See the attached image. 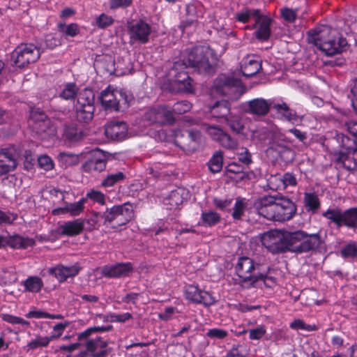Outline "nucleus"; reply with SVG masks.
<instances>
[{
    "label": "nucleus",
    "instance_id": "nucleus-37",
    "mask_svg": "<svg viewBox=\"0 0 357 357\" xmlns=\"http://www.w3.org/2000/svg\"><path fill=\"white\" fill-rule=\"evenodd\" d=\"M25 291L38 293L43 287V280L38 276H29L22 282Z\"/></svg>",
    "mask_w": 357,
    "mask_h": 357
},
{
    "label": "nucleus",
    "instance_id": "nucleus-30",
    "mask_svg": "<svg viewBox=\"0 0 357 357\" xmlns=\"http://www.w3.org/2000/svg\"><path fill=\"white\" fill-rule=\"evenodd\" d=\"M84 225L81 219L66 222L60 226L61 234L66 236H75L84 231Z\"/></svg>",
    "mask_w": 357,
    "mask_h": 357
},
{
    "label": "nucleus",
    "instance_id": "nucleus-7",
    "mask_svg": "<svg viewBox=\"0 0 357 357\" xmlns=\"http://www.w3.org/2000/svg\"><path fill=\"white\" fill-rule=\"evenodd\" d=\"M294 253L302 254L309 252L320 251L325 247V241L321 236V232L308 234L299 229L293 231Z\"/></svg>",
    "mask_w": 357,
    "mask_h": 357
},
{
    "label": "nucleus",
    "instance_id": "nucleus-24",
    "mask_svg": "<svg viewBox=\"0 0 357 357\" xmlns=\"http://www.w3.org/2000/svg\"><path fill=\"white\" fill-rule=\"evenodd\" d=\"M253 28H256L258 25L257 29L254 33L255 38L259 41H267L271 34L272 18L261 13L259 20L256 19Z\"/></svg>",
    "mask_w": 357,
    "mask_h": 357
},
{
    "label": "nucleus",
    "instance_id": "nucleus-47",
    "mask_svg": "<svg viewBox=\"0 0 357 357\" xmlns=\"http://www.w3.org/2000/svg\"><path fill=\"white\" fill-rule=\"evenodd\" d=\"M94 94L91 91H85L77 97L75 107H84L86 105H94Z\"/></svg>",
    "mask_w": 357,
    "mask_h": 357
},
{
    "label": "nucleus",
    "instance_id": "nucleus-63",
    "mask_svg": "<svg viewBox=\"0 0 357 357\" xmlns=\"http://www.w3.org/2000/svg\"><path fill=\"white\" fill-rule=\"evenodd\" d=\"M132 319V315L130 312H125L119 314L115 313L109 314V321L111 322L124 323Z\"/></svg>",
    "mask_w": 357,
    "mask_h": 357
},
{
    "label": "nucleus",
    "instance_id": "nucleus-56",
    "mask_svg": "<svg viewBox=\"0 0 357 357\" xmlns=\"http://www.w3.org/2000/svg\"><path fill=\"white\" fill-rule=\"evenodd\" d=\"M0 317L4 321H6L13 325L20 324V325L26 326H30L29 321L24 319L22 317L14 316L10 314L2 313V314H0Z\"/></svg>",
    "mask_w": 357,
    "mask_h": 357
},
{
    "label": "nucleus",
    "instance_id": "nucleus-17",
    "mask_svg": "<svg viewBox=\"0 0 357 357\" xmlns=\"http://www.w3.org/2000/svg\"><path fill=\"white\" fill-rule=\"evenodd\" d=\"M241 84L239 79L220 74L215 79L213 88L221 95L229 96L231 93L236 91Z\"/></svg>",
    "mask_w": 357,
    "mask_h": 357
},
{
    "label": "nucleus",
    "instance_id": "nucleus-55",
    "mask_svg": "<svg viewBox=\"0 0 357 357\" xmlns=\"http://www.w3.org/2000/svg\"><path fill=\"white\" fill-rule=\"evenodd\" d=\"M18 218V215L16 213L10 211L0 210V226L1 225H11Z\"/></svg>",
    "mask_w": 357,
    "mask_h": 357
},
{
    "label": "nucleus",
    "instance_id": "nucleus-61",
    "mask_svg": "<svg viewBox=\"0 0 357 357\" xmlns=\"http://www.w3.org/2000/svg\"><path fill=\"white\" fill-rule=\"evenodd\" d=\"M232 199H220L218 197H214L213 199V203L214 206L219 210L225 211H227L232 203Z\"/></svg>",
    "mask_w": 357,
    "mask_h": 357
},
{
    "label": "nucleus",
    "instance_id": "nucleus-32",
    "mask_svg": "<svg viewBox=\"0 0 357 357\" xmlns=\"http://www.w3.org/2000/svg\"><path fill=\"white\" fill-rule=\"evenodd\" d=\"M231 110L230 102L227 100L217 101L210 107V114L215 119H227Z\"/></svg>",
    "mask_w": 357,
    "mask_h": 357
},
{
    "label": "nucleus",
    "instance_id": "nucleus-46",
    "mask_svg": "<svg viewBox=\"0 0 357 357\" xmlns=\"http://www.w3.org/2000/svg\"><path fill=\"white\" fill-rule=\"evenodd\" d=\"M175 71L177 72V74L175 75L176 81L183 85L184 90L186 92H192L193 91V86L192 84V79L188 73L183 72V70Z\"/></svg>",
    "mask_w": 357,
    "mask_h": 357
},
{
    "label": "nucleus",
    "instance_id": "nucleus-10",
    "mask_svg": "<svg viewBox=\"0 0 357 357\" xmlns=\"http://www.w3.org/2000/svg\"><path fill=\"white\" fill-rule=\"evenodd\" d=\"M175 144L184 151L195 152L202 144V135L195 129H176L173 130Z\"/></svg>",
    "mask_w": 357,
    "mask_h": 357
},
{
    "label": "nucleus",
    "instance_id": "nucleus-22",
    "mask_svg": "<svg viewBox=\"0 0 357 357\" xmlns=\"http://www.w3.org/2000/svg\"><path fill=\"white\" fill-rule=\"evenodd\" d=\"M82 268L77 264L73 266H65L62 264H58L54 267L48 269L49 274L54 275L60 283L66 282L68 278H73L77 275Z\"/></svg>",
    "mask_w": 357,
    "mask_h": 357
},
{
    "label": "nucleus",
    "instance_id": "nucleus-48",
    "mask_svg": "<svg viewBox=\"0 0 357 357\" xmlns=\"http://www.w3.org/2000/svg\"><path fill=\"white\" fill-rule=\"evenodd\" d=\"M340 255L344 259H355L357 257V243L351 241L340 250Z\"/></svg>",
    "mask_w": 357,
    "mask_h": 357
},
{
    "label": "nucleus",
    "instance_id": "nucleus-44",
    "mask_svg": "<svg viewBox=\"0 0 357 357\" xmlns=\"http://www.w3.org/2000/svg\"><path fill=\"white\" fill-rule=\"evenodd\" d=\"M304 203L308 210L312 212H315L321 206L320 200L314 192H305L304 194Z\"/></svg>",
    "mask_w": 357,
    "mask_h": 357
},
{
    "label": "nucleus",
    "instance_id": "nucleus-14",
    "mask_svg": "<svg viewBox=\"0 0 357 357\" xmlns=\"http://www.w3.org/2000/svg\"><path fill=\"white\" fill-rule=\"evenodd\" d=\"M185 298L189 301L209 307L216 303L215 298L208 291L202 290L198 285L188 284L184 291Z\"/></svg>",
    "mask_w": 357,
    "mask_h": 357
},
{
    "label": "nucleus",
    "instance_id": "nucleus-57",
    "mask_svg": "<svg viewBox=\"0 0 357 357\" xmlns=\"http://www.w3.org/2000/svg\"><path fill=\"white\" fill-rule=\"evenodd\" d=\"M192 108L191 103L188 100H181L175 102L172 107H171V109L172 111V114H183L185 112L190 111Z\"/></svg>",
    "mask_w": 357,
    "mask_h": 357
},
{
    "label": "nucleus",
    "instance_id": "nucleus-18",
    "mask_svg": "<svg viewBox=\"0 0 357 357\" xmlns=\"http://www.w3.org/2000/svg\"><path fill=\"white\" fill-rule=\"evenodd\" d=\"M276 221L284 222L291 220L296 213V206L290 199L275 197Z\"/></svg>",
    "mask_w": 357,
    "mask_h": 357
},
{
    "label": "nucleus",
    "instance_id": "nucleus-53",
    "mask_svg": "<svg viewBox=\"0 0 357 357\" xmlns=\"http://www.w3.org/2000/svg\"><path fill=\"white\" fill-rule=\"evenodd\" d=\"M227 124L235 133L240 134L244 130V125L242 119L238 116H231L226 119Z\"/></svg>",
    "mask_w": 357,
    "mask_h": 357
},
{
    "label": "nucleus",
    "instance_id": "nucleus-11",
    "mask_svg": "<svg viewBox=\"0 0 357 357\" xmlns=\"http://www.w3.org/2000/svg\"><path fill=\"white\" fill-rule=\"evenodd\" d=\"M40 56L39 49L32 43L21 44L11 52L13 65L19 68L27 67L36 62Z\"/></svg>",
    "mask_w": 357,
    "mask_h": 357
},
{
    "label": "nucleus",
    "instance_id": "nucleus-49",
    "mask_svg": "<svg viewBox=\"0 0 357 357\" xmlns=\"http://www.w3.org/2000/svg\"><path fill=\"white\" fill-rule=\"evenodd\" d=\"M266 186L268 189L277 191L284 189V183H282V175H271L266 180Z\"/></svg>",
    "mask_w": 357,
    "mask_h": 357
},
{
    "label": "nucleus",
    "instance_id": "nucleus-31",
    "mask_svg": "<svg viewBox=\"0 0 357 357\" xmlns=\"http://www.w3.org/2000/svg\"><path fill=\"white\" fill-rule=\"evenodd\" d=\"M261 10L257 8H251L248 6H243L241 10L237 11L234 16V20L239 23H248L251 18L259 20Z\"/></svg>",
    "mask_w": 357,
    "mask_h": 357
},
{
    "label": "nucleus",
    "instance_id": "nucleus-43",
    "mask_svg": "<svg viewBox=\"0 0 357 357\" xmlns=\"http://www.w3.org/2000/svg\"><path fill=\"white\" fill-rule=\"evenodd\" d=\"M246 205L245 199L240 197L236 199L231 213V217L234 220H241L242 219L245 213Z\"/></svg>",
    "mask_w": 357,
    "mask_h": 357
},
{
    "label": "nucleus",
    "instance_id": "nucleus-62",
    "mask_svg": "<svg viewBox=\"0 0 357 357\" xmlns=\"http://www.w3.org/2000/svg\"><path fill=\"white\" fill-rule=\"evenodd\" d=\"M38 163L39 167L45 171L51 170L54 167L53 160L46 155L40 156L38 159Z\"/></svg>",
    "mask_w": 357,
    "mask_h": 357
},
{
    "label": "nucleus",
    "instance_id": "nucleus-34",
    "mask_svg": "<svg viewBox=\"0 0 357 357\" xmlns=\"http://www.w3.org/2000/svg\"><path fill=\"white\" fill-rule=\"evenodd\" d=\"M226 172L227 174H234V176H229L231 180L236 182H240L248 178V173L244 171V167L236 162L229 163L226 167Z\"/></svg>",
    "mask_w": 357,
    "mask_h": 357
},
{
    "label": "nucleus",
    "instance_id": "nucleus-64",
    "mask_svg": "<svg viewBox=\"0 0 357 357\" xmlns=\"http://www.w3.org/2000/svg\"><path fill=\"white\" fill-rule=\"evenodd\" d=\"M237 158L240 162L247 166L252 162V155L246 148L241 149V151L237 153Z\"/></svg>",
    "mask_w": 357,
    "mask_h": 357
},
{
    "label": "nucleus",
    "instance_id": "nucleus-35",
    "mask_svg": "<svg viewBox=\"0 0 357 357\" xmlns=\"http://www.w3.org/2000/svg\"><path fill=\"white\" fill-rule=\"evenodd\" d=\"M79 87L75 82H67L59 93V97L65 100L75 101L77 97Z\"/></svg>",
    "mask_w": 357,
    "mask_h": 357
},
{
    "label": "nucleus",
    "instance_id": "nucleus-2",
    "mask_svg": "<svg viewBox=\"0 0 357 357\" xmlns=\"http://www.w3.org/2000/svg\"><path fill=\"white\" fill-rule=\"evenodd\" d=\"M112 329V325L93 326L79 333L77 339L81 342L85 340L84 344L86 348L79 352V357H106L111 350L108 341L100 336L95 338H89V336L93 333L108 332Z\"/></svg>",
    "mask_w": 357,
    "mask_h": 357
},
{
    "label": "nucleus",
    "instance_id": "nucleus-13",
    "mask_svg": "<svg viewBox=\"0 0 357 357\" xmlns=\"http://www.w3.org/2000/svg\"><path fill=\"white\" fill-rule=\"evenodd\" d=\"M144 118L153 124L171 125L175 121L171 107L169 105H158L150 108L145 113Z\"/></svg>",
    "mask_w": 357,
    "mask_h": 357
},
{
    "label": "nucleus",
    "instance_id": "nucleus-8",
    "mask_svg": "<svg viewBox=\"0 0 357 357\" xmlns=\"http://www.w3.org/2000/svg\"><path fill=\"white\" fill-rule=\"evenodd\" d=\"M98 99L102 107L107 112H123L130 107L131 100L126 92L112 90L110 86L100 92Z\"/></svg>",
    "mask_w": 357,
    "mask_h": 357
},
{
    "label": "nucleus",
    "instance_id": "nucleus-41",
    "mask_svg": "<svg viewBox=\"0 0 357 357\" xmlns=\"http://www.w3.org/2000/svg\"><path fill=\"white\" fill-rule=\"evenodd\" d=\"M208 167L212 173H218L222 170L223 165V153L221 151H215L208 160Z\"/></svg>",
    "mask_w": 357,
    "mask_h": 357
},
{
    "label": "nucleus",
    "instance_id": "nucleus-15",
    "mask_svg": "<svg viewBox=\"0 0 357 357\" xmlns=\"http://www.w3.org/2000/svg\"><path fill=\"white\" fill-rule=\"evenodd\" d=\"M17 151L14 146L0 149V176L14 171L17 166Z\"/></svg>",
    "mask_w": 357,
    "mask_h": 357
},
{
    "label": "nucleus",
    "instance_id": "nucleus-16",
    "mask_svg": "<svg viewBox=\"0 0 357 357\" xmlns=\"http://www.w3.org/2000/svg\"><path fill=\"white\" fill-rule=\"evenodd\" d=\"M257 214L267 220L276 221L275 197L263 196L254 202Z\"/></svg>",
    "mask_w": 357,
    "mask_h": 357
},
{
    "label": "nucleus",
    "instance_id": "nucleus-27",
    "mask_svg": "<svg viewBox=\"0 0 357 357\" xmlns=\"http://www.w3.org/2000/svg\"><path fill=\"white\" fill-rule=\"evenodd\" d=\"M36 245L35 239L29 237H23L20 234L10 235L5 238V247L9 246L12 249L25 250Z\"/></svg>",
    "mask_w": 357,
    "mask_h": 357
},
{
    "label": "nucleus",
    "instance_id": "nucleus-25",
    "mask_svg": "<svg viewBox=\"0 0 357 357\" xmlns=\"http://www.w3.org/2000/svg\"><path fill=\"white\" fill-rule=\"evenodd\" d=\"M130 262L117 263L112 265L104 266L102 268V276L108 278H120L128 275L132 271Z\"/></svg>",
    "mask_w": 357,
    "mask_h": 357
},
{
    "label": "nucleus",
    "instance_id": "nucleus-52",
    "mask_svg": "<svg viewBox=\"0 0 357 357\" xmlns=\"http://www.w3.org/2000/svg\"><path fill=\"white\" fill-rule=\"evenodd\" d=\"M51 341L52 340L50 339V337L36 335V338L30 341L27 344L26 347L29 349L35 350L38 348L47 347Z\"/></svg>",
    "mask_w": 357,
    "mask_h": 357
},
{
    "label": "nucleus",
    "instance_id": "nucleus-59",
    "mask_svg": "<svg viewBox=\"0 0 357 357\" xmlns=\"http://www.w3.org/2000/svg\"><path fill=\"white\" fill-rule=\"evenodd\" d=\"M206 336L214 340H223L228 336V332L226 330L213 328L207 331Z\"/></svg>",
    "mask_w": 357,
    "mask_h": 357
},
{
    "label": "nucleus",
    "instance_id": "nucleus-50",
    "mask_svg": "<svg viewBox=\"0 0 357 357\" xmlns=\"http://www.w3.org/2000/svg\"><path fill=\"white\" fill-rule=\"evenodd\" d=\"M289 328L293 330H303L308 332L317 331L318 327L315 324H306L305 321L300 319H294L289 324Z\"/></svg>",
    "mask_w": 357,
    "mask_h": 357
},
{
    "label": "nucleus",
    "instance_id": "nucleus-19",
    "mask_svg": "<svg viewBox=\"0 0 357 357\" xmlns=\"http://www.w3.org/2000/svg\"><path fill=\"white\" fill-rule=\"evenodd\" d=\"M205 130L211 139L227 149H234L237 146L236 141L221 128L217 126L205 125Z\"/></svg>",
    "mask_w": 357,
    "mask_h": 357
},
{
    "label": "nucleus",
    "instance_id": "nucleus-12",
    "mask_svg": "<svg viewBox=\"0 0 357 357\" xmlns=\"http://www.w3.org/2000/svg\"><path fill=\"white\" fill-rule=\"evenodd\" d=\"M128 33L130 43L144 45L149 40L151 27L144 20L140 19L128 24Z\"/></svg>",
    "mask_w": 357,
    "mask_h": 357
},
{
    "label": "nucleus",
    "instance_id": "nucleus-42",
    "mask_svg": "<svg viewBox=\"0 0 357 357\" xmlns=\"http://www.w3.org/2000/svg\"><path fill=\"white\" fill-rule=\"evenodd\" d=\"M58 30L66 37L74 38L80 33V29L77 23H70L66 24L64 23L58 24Z\"/></svg>",
    "mask_w": 357,
    "mask_h": 357
},
{
    "label": "nucleus",
    "instance_id": "nucleus-4",
    "mask_svg": "<svg viewBox=\"0 0 357 357\" xmlns=\"http://www.w3.org/2000/svg\"><path fill=\"white\" fill-rule=\"evenodd\" d=\"M91 221L95 226L98 221L102 220V224L112 229H117L128 223L134 216L132 205L130 202L114 205L107 208L104 213L93 211Z\"/></svg>",
    "mask_w": 357,
    "mask_h": 357
},
{
    "label": "nucleus",
    "instance_id": "nucleus-28",
    "mask_svg": "<svg viewBox=\"0 0 357 357\" xmlns=\"http://www.w3.org/2000/svg\"><path fill=\"white\" fill-rule=\"evenodd\" d=\"M86 201L82 197L79 201L74 203H67L64 207H59L52 211L54 215L70 213L73 216H77L83 213Z\"/></svg>",
    "mask_w": 357,
    "mask_h": 357
},
{
    "label": "nucleus",
    "instance_id": "nucleus-21",
    "mask_svg": "<svg viewBox=\"0 0 357 357\" xmlns=\"http://www.w3.org/2000/svg\"><path fill=\"white\" fill-rule=\"evenodd\" d=\"M271 107V102L262 98H257L245 102L243 109L247 114L264 116L269 112Z\"/></svg>",
    "mask_w": 357,
    "mask_h": 357
},
{
    "label": "nucleus",
    "instance_id": "nucleus-60",
    "mask_svg": "<svg viewBox=\"0 0 357 357\" xmlns=\"http://www.w3.org/2000/svg\"><path fill=\"white\" fill-rule=\"evenodd\" d=\"M297 9L293 10L287 7L280 9V14L282 17L289 23H293L297 18Z\"/></svg>",
    "mask_w": 357,
    "mask_h": 357
},
{
    "label": "nucleus",
    "instance_id": "nucleus-39",
    "mask_svg": "<svg viewBox=\"0 0 357 357\" xmlns=\"http://www.w3.org/2000/svg\"><path fill=\"white\" fill-rule=\"evenodd\" d=\"M202 225L212 227L218 225L221 220V215L213 211H203L201 214Z\"/></svg>",
    "mask_w": 357,
    "mask_h": 357
},
{
    "label": "nucleus",
    "instance_id": "nucleus-23",
    "mask_svg": "<svg viewBox=\"0 0 357 357\" xmlns=\"http://www.w3.org/2000/svg\"><path fill=\"white\" fill-rule=\"evenodd\" d=\"M261 69V59L257 55H248L241 63V70L245 77L256 75Z\"/></svg>",
    "mask_w": 357,
    "mask_h": 357
},
{
    "label": "nucleus",
    "instance_id": "nucleus-51",
    "mask_svg": "<svg viewBox=\"0 0 357 357\" xmlns=\"http://www.w3.org/2000/svg\"><path fill=\"white\" fill-rule=\"evenodd\" d=\"M337 141L342 149V151L344 152H348L357 146L356 141L354 139H351L348 136L342 133L337 135Z\"/></svg>",
    "mask_w": 357,
    "mask_h": 357
},
{
    "label": "nucleus",
    "instance_id": "nucleus-54",
    "mask_svg": "<svg viewBox=\"0 0 357 357\" xmlns=\"http://www.w3.org/2000/svg\"><path fill=\"white\" fill-rule=\"evenodd\" d=\"M85 201L91 199L94 202H96L100 205L105 204V195L102 192L94 189L87 192L85 197H84Z\"/></svg>",
    "mask_w": 357,
    "mask_h": 357
},
{
    "label": "nucleus",
    "instance_id": "nucleus-38",
    "mask_svg": "<svg viewBox=\"0 0 357 357\" xmlns=\"http://www.w3.org/2000/svg\"><path fill=\"white\" fill-rule=\"evenodd\" d=\"M334 155L335 157V162L337 164L342 165V166L349 170V171H354L357 170V168H350L348 165V164L352 165V166L356 163V161H354L352 159L351 155L353 154L351 153V151L348 152H344V151H339L334 153Z\"/></svg>",
    "mask_w": 357,
    "mask_h": 357
},
{
    "label": "nucleus",
    "instance_id": "nucleus-40",
    "mask_svg": "<svg viewBox=\"0 0 357 357\" xmlns=\"http://www.w3.org/2000/svg\"><path fill=\"white\" fill-rule=\"evenodd\" d=\"M63 136L69 142H78L82 137V131L73 123L65 126Z\"/></svg>",
    "mask_w": 357,
    "mask_h": 357
},
{
    "label": "nucleus",
    "instance_id": "nucleus-26",
    "mask_svg": "<svg viewBox=\"0 0 357 357\" xmlns=\"http://www.w3.org/2000/svg\"><path fill=\"white\" fill-rule=\"evenodd\" d=\"M127 132V124L122 121H111L106 124L105 128L106 137L112 140H121L124 139Z\"/></svg>",
    "mask_w": 357,
    "mask_h": 357
},
{
    "label": "nucleus",
    "instance_id": "nucleus-5",
    "mask_svg": "<svg viewBox=\"0 0 357 357\" xmlns=\"http://www.w3.org/2000/svg\"><path fill=\"white\" fill-rule=\"evenodd\" d=\"M260 266L259 263L250 257H238L234 267L235 275L238 277L235 283L245 289L255 287L259 280L266 278L265 275L259 274Z\"/></svg>",
    "mask_w": 357,
    "mask_h": 357
},
{
    "label": "nucleus",
    "instance_id": "nucleus-29",
    "mask_svg": "<svg viewBox=\"0 0 357 357\" xmlns=\"http://www.w3.org/2000/svg\"><path fill=\"white\" fill-rule=\"evenodd\" d=\"M107 159L103 154L93 155L83 165V170L85 172H101L106 168Z\"/></svg>",
    "mask_w": 357,
    "mask_h": 357
},
{
    "label": "nucleus",
    "instance_id": "nucleus-45",
    "mask_svg": "<svg viewBox=\"0 0 357 357\" xmlns=\"http://www.w3.org/2000/svg\"><path fill=\"white\" fill-rule=\"evenodd\" d=\"M125 178L126 175L122 172H118L115 174H109L102 181L101 185L105 188L112 187L123 181Z\"/></svg>",
    "mask_w": 357,
    "mask_h": 357
},
{
    "label": "nucleus",
    "instance_id": "nucleus-33",
    "mask_svg": "<svg viewBox=\"0 0 357 357\" xmlns=\"http://www.w3.org/2000/svg\"><path fill=\"white\" fill-rule=\"evenodd\" d=\"M272 107L284 120L292 123L298 121V115L296 111L290 109L286 102L274 104Z\"/></svg>",
    "mask_w": 357,
    "mask_h": 357
},
{
    "label": "nucleus",
    "instance_id": "nucleus-6",
    "mask_svg": "<svg viewBox=\"0 0 357 357\" xmlns=\"http://www.w3.org/2000/svg\"><path fill=\"white\" fill-rule=\"evenodd\" d=\"M261 243L273 255L294 253L293 231H269L264 234Z\"/></svg>",
    "mask_w": 357,
    "mask_h": 357
},
{
    "label": "nucleus",
    "instance_id": "nucleus-9",
    "mask_svg": "<svg viewBox=\"0 0 357 357\" xmlns=\"http://www.w3.org/2000/svg\"><path fill=\"white\" fill-rule=\"evenodd\" d=\"M322 216L333 223L337 228H357V207H350L344 211L339 207L329 208L322 213Z\"/></svg>",
    "mask_w": 357,
    "mask_h": 357
},
{
    "label": "nucleus",
    "instance_id": "nucleus-20",
    "mask_svg": "<svg viewBox=\"0 0 357 357\" xmlns=\"http://www.w3.org/2000/svg\"><path fill=\"white\" fill-rule=\"evenodd\" d=\"M29 126L36 133L45 132L49 128L50 119L40 108H33L30 113Z\"/></svg>",
    "mask_w": 357,
    "mask_h": 357
},
{
    "label": "nucleus",
    "instance_id": "nucleus-3",
    "mask_svg": "<svg viewBox=\"0 0 357 357\" xmlns=\"http://www.w3.org/2000/svg\"><path fill=\"white\" fill-rule=\"evenodd\" d=\"M330 33V28L326 25H319L307 32L308 41L314 44L328 56L340 54L346 50L347 41L345 38L337 36L326 38Z\"/></svg>",
    "mask_w": 357,
    "mask_h": 357
},
{
    "label": "nucleus",
    "instance_id": "nucleus-58",
    "mask_svg": "<svg viewBox=\"0 0 357 357\" xmlns=\"http://www.w3.org/2000/svg\"><path fill=\"white\" fill-rule=\"evenodd\" d=\"M114 22L112 16L101 13L96 20V25L101 29H105L113 24Z\"/></svg>",
    "mask_w": 357,
    "mask_h": 357
},
{
    "label": "nucleus",
    "instance_id": "nucleus-1",
    "mask_svg": "<svg viewBox=\"0 0 357 357\" xmlns=\"http://www.w3.org/2000/svg\"><path fill=\"white\" fill-rule=\"evenodd\" d=\"M188 68L202 75H212L215 72L216 59L213 50L199 45L183 50L178 61L173 66L174 70H184Z\"/></svg>",
    "mask_w": 357,
    "mask_h": 357
},
{
    "label": "nucleus",
    "instance_id": "nucleus-36",
    "mask_svg": "<svg viewBox=\"0 0 357 357\" xmlns=\"http://www.w3.org/2000/svg\"><path fill=\"white\" fill-rule=\"evenodd\" d=\"M76 119L79 122L89 123L93 118L95 106L86 105L84 107H75Z\"/></svg>",
    "mask_w": 357,
    "mask_h": 357
}]
</instances>
